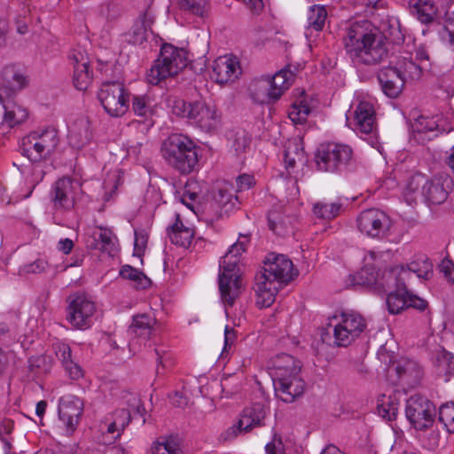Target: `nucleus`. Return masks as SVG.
<instances>
[{
  "label": "nucleus",
  "instance_id": "f257e3e1",
  "mask_svg": "<svg viewBox=\"0 0 454 454\" xmlns=\"http://www.w3.org/2000/svg\"><path fill=\"white\" fill-rule=\"evenodd\" d=\"M343 43L347 55L356 66H376L388 58L386 38L366 20L349 26Z\"/></svg>",
  "mask_w": 454,
  "mask_h": 454
},
{
  "label": "nucleus",
  "instance_id": "f03ea898",
  "mask_svg": "<svg viewBox=\"0 0 454 454\" xmlns=\"http://www.w3.org/2000/svg\"><path fill=\"white\" fill-rule=\"evenodd\" d=\"M263 270L254 277V290L257 296V304L270 307L283 285L288 284L297 275L292 261L284 254L270 253L263 261Z\"/></svg>",
  "mask_w": 454,
  "mask_h": 454
},
{
  "label": "nucleus",
  "instance_id": "7ed1b4c3",
  "mask_svg": "<svg viewBox=\"0 0 454 454\" xmlns=\"http://www.w3.org/2000/svg\"><path fill=\"white\" fill-rule=\"evenodd\" d=\"M160 152L167 164L182 175H189L198 167V147L187 136L171 134L162 142Z\"/></svg>",
  "mask_w": 454,
  "mask_h": 454
},
{
  "label": "nucleus",
  "instance_id": "20e7f679",
  "mask_svg": "<svg viewBox=\"0 0 454 454\" xmlns=\"http://www.w3.org/2000/svg\"><path fill=\"white\" fill-rule=\"evenodd\" d=\"M366 321L356 311H346L340 315L339 321L331 324L321 335L322 340L339 347H347L354 341L365 329Z\"/></svg>",
  "mask_w": 454,
  "mask_h": 454
},
{
  "label": "nucleus",
  "instance_id": "39448f33",
  "mask_svg": "<svg viewBox=\"0 0 454 454\" xmlns=\"http://www.w3.org/2000/svg\"><path fill=\"white\" fill-rule=\"evenodd\" d=\"M187 66V52L169 43L161 46L159 57L146 74V79L153 85L176 75Z\"/></svg>",
  "mask_w": 454,
  "mask_h": 454
},
{
  "label": "nucleus",
  "instance_id": "423d86ee",
  "mask_svg": "<svg viewBox=\"0 0 454 454\" xmlns=\"http://www.w3.org/2000/svg\"><path fill=\"white\" fill-rule=\"evenodd\" d=\"M176 115L187 119L188 122L205 132L216 129L220 122L215 106H210L203 100L185 102L176 100L173 106Z\"/></svg>",
  "mask_w": 454,
  "mask_h": 454
},
{
  "label": "nucleus",
  "instance_id": "0eeeda50",
  "mask_svg": "<svg viewBox=\"0 0 454 454\" xmlns=\"http://www.w3.org/2000/svg\"><path fill=\"white\" fill-rule=\"evenodd\" d=\"M352 149L344 144H321L315 153L317 169L329 173H342L352 160Z\"/></svg>",
  "mask_w": 454,
  "mask_h": 454
},
{
  "label": "nucleus",
  "instance_id": "6e6552de",
  "mask_svg": "<svg viewBox=\"0 0 454 454\" xmlns=\"http://www.w3.org/2000/svg\"><path fill=\"white\" fill-rule=\"evenodd\" d=\"M130 93L123 82H105L98 91V98L105 111L112 117H120L129 110Z\"/></svg>",
  "mask_w": 454,
  "mask_h": 454
},
{
  "label": "nucleus",
  "instance_id": "1a4fd4ad",
  "mask_svg": "<svg viewBox=\"0 0 454 454\" xmlns=\"http://www.w3.org/2000/svg\"><path fill=\"white\" fill-rule=\"evenodd\" d=\"M405 415L416 430L425 431L433 426L436 408L429 399L417 394L407 399Z\"/></svg>",
  "mask_w": 454,
  "mask_h": 454
},
{
  "label": "nucleus",
  "instance_id": "9d476101",
  "mask_svg": "<svg viewBox=\"0 0 454 454\" xmlns=\"http://www.w3.org/2000/svg\"><path fill=\"white\" fill-rule=\"evenodd\" d=\"M239 258L223 256L220 260L219 291L224 303L231 306L239 294L240 276L238 274Z\"/></svg>",
  "mask_w": 454,
  "mask_h": 454
},
{
  "label": "nucleus",
  "instance_id": "9b49d317",
  "mask_svg": "<svg viewBox=\"0 0 454 454\" xmlns=\"http://www.w3.org/2000/svg\"><path fill=\"white\" fill-rule=\"evenodd\" d=\"M432 268L433 265L429 260L422 258L410 262L407 266L396 265L386 269L383 271V279L388 286L396 285V283L406 284L413 274L419 278L428 279L433 273Z\"/></svg>",
  "mask_w": 454,
  "mask_h": 454
},
{
  "label": "nucleus",
  "instance_id": "f8f14e48",
  "mask_svg": "<svg viewBox=\"0 0 454 454\" xmlns=\"http://www.w3.org/2000/svg\"><path fill=\"white\" fill-rule=\"evenodd\" d=\"M67 320L76 329L84 330L90 327L92 317L96 311L95 303L85 295L68 297Z\"/></svg>",
  "mask_w": 454,
  "mask_h": 454
},
{
  "label": "nucleus",
  "instance_id": "ddd939ff",
  "mask_svg": "<svg viewBox=\"0 0 454 454\" xmlns=\"http://www.w3.org/2000/svg\"><path fill=\"white\" fill-rule=\"evenodd\" d=\"M266 415L267 409L261 403L247 407L243 410L240 419L222 434V438L224 441H231L239 433H247L254 427L264 426Z\"/></svg>",
  "mask_w": 454,
  "mask_h": 454
},
{
  "label": "nucleus",
  "instance_id": "4468645a",
  "mask_svg": "<svg viewBox=\"0 0 454 454\" xmlns=\"http://www.w3.org/2000/svg\"><path fill=\"white\" fill-rule=\"evenodd\" d=\"M358 230L371 238H382L388 231L390 218L381 210L369 208L362 211L356 218Z\"/></svg>",
  "mask_w": 454,
  "mask_h": 454
},
{
  "label": "nucleus",
  "instance_id": "2eb2a0df",
  "mask_svg": "<svg viewBox=\"0 0 454 454\" xmlns=\"http://www.w3.org/2000/svg\"><path fill=\"white\" fill-rule=\"evenodd\" d=\"M78 188V183L70 177H62L57 180L53 184L50 193L53 208L64 211L71 210L74 206Z\"/></svg>",
  "mask_w": 454,
  "mask_h": 454
},
{
  "label": "nucleus",
  "instance_id": "dca6fc26",
  "mask_svg": "<svg viewBox=\"0 0 454 454\" xmlns=\"http://www.w3.org/2000/svg\"><path fill=\"white\" fill-rule=\"evenodd\" d=\"M452 184V178L447 174L436 176L432 179L425 177L421 191L423 200L428 205L442 204L447 200Z\"/></svg>",
  "mask_w": 454,
  "mask_h": 454
},
{
  "label": "nucleus",
  "instance_id": "f3484780",
  "mask_svg": "<svg viewBox=\"0 0 454 454\" xmlns=\"http://www.w3.org/2000/svg\"><path fill=\"white\" fill-rule=\"evenodd\" d=\"M83 401L78 396L67 395L60 398L59 416L68 432L73 433L76 429L83 412Z\"/></svg>",
  "mask_w": 454,
  "mask_h": 454
},
{
  "label": "nucleus",
  "instance_id": "a211bd4d",
  "mask_svg": "<svg viewBox=\"0 0 454 454\" xmlns=\"http://www.w3.org/2000/svg\"><path fill=\"white\" fill-rule=\"evenodd\" d=\"M377 78L383 93L390 98H397L405 84V78L402 76L392 61L387 67H383L379 70Z\"/></svg>",
  "mask_w": 454,
  "mask_h": 454
},
{
  "label": "nucleus",
  "instance_id": "6ab92c4d",
  "mask_svg": "<svg viewBox=\"0 0 454 454\" xmlns=\"http://www.w3.org/2000/svg\"><path fill=\"white\" fill-rule=\"evenodd\" d=\"M391 372H395L396 376L393 383L407 387H414L419 385L423 376L419 364L411 359H401L393 366Z\"/></svg>",
  "mask_w": 454,
  "mask_h": 454
},
{
  "label": "nucleus",
  "instance_id": "aec40b11",
  "mask_svg": "<svg viewBox=\"0 0 454 454\" xmlns=\"http://www.w3.org/2000/svg\"><path fill=\"white\" fill-rule=\"evenodd\" d=\"M239 74L241 67L236 57L221 56L214 61L211 78L217 83L233 82Z\"/></svg>",
  "mask_w": 454,
  "mask_h": 454
},
{
  "label": "nucleus",
  "instance_id": "412c9836",
  "mask_svg": "<svg viewBox=\"0 0 454 454\" xmlns=\"http://www.w3.org/2000/svg\"><path fill=\"white\" fill-rule=\"evenodd\" d=\"M276 395L284 403H293L301 396L305 388V382L300 373L290 377H282L273 380Z\"/></svg>",
  "mask_w": 454,
  "mask_h": 454
},
{
  "label": "nucleus",
  "instance_id": "4be33fe9",
  "mask_svg": "<svg viewBox=\"0 0 454 454\" xmlns=\"http://www.w3.org/2000/svg\"><path fill=\"white\" fill-rule=\"evenodd\" d=\"M380 287L384 292H387V306L389 313L398 314L407 307V290L406 284L402 285L396 283V285L388 286L383 279V272L381 273Z\"/></svg>",
  "mask_w": 454,
  "mask_h": 454
},
{
  "label": "nucleus",
  "instance_id": "5701e85b",
  "mask_svg": "<svg viewBox=\"0 0 454 454\" xmlns=\"http://www.w3.org/2000/svg\"><path fill=\"white\" fill-rule=\"evenodd\" d=\"M376 117L373 105L369 101H360L354 111V127L364 134L372 132Z\"/></svg>",
  "mask_w": 454,
  "mask_h": 454
},
{
  "label": "nucleus",
  "instance_id": "b1692460",
  "mask_svg": "<svg viewBox=\"0 0 454 454\" xmlns=\"http://www.w3.org/2000/svg\"><path fill=\"white\" fill-rule=\"evenodd\" d=\"M413 137L419 143L432 140L437 136V121L434 117L419 115L411 122Z\"/></svg>",
  "mask_w": 454,
  "mask_h": 454
},
{
  "label": "nucleus",
  "instance_id": "393cba45",
  "mask_svg": "<svg viewBox=\"0 0 454 454\" xmlns=\"http://www.w3.org/2000/svg\"><path fill=\"white\" fill-rule=\"evenodd\" d=\"M153 22L154 15L150 9H147L134 22L129 34V42L134 44H141L146 41L149 34L153 33L152 25Z\"/></svg>",
  "mask_w": 454,
  "mask_h": 454
},
{
  "label": "nucleus",
  "instance_id": "a878e982",
  "mask_svg": "<svg viewBox=\"0 0 454 454\" xmlns=\"http://www.w3.org/2000/svg\"><path fill=\"white\" fill-rule=\"evenodd\" d=\"M57 358L71 380H77L83 376L82 367L73 359L71 348L62 342L53 345Z\"/></svg>",
  "mask_w": 454,
  "mask_h": 454
},
{
  "label": "nucleus",
  "instance_id": "bb28decb",
  "mask_svg": "<svg viewBox=\"0 0 454 454\" xmlns=\"http://www.w3.org/2000/svg\"><path fill=\"white\" fill-rule=\"evenodd\" d=\"M249 90L253 99L260 104H270L279 99V92L272 90V85L266 76L254 81Z\"/></svg>",
  "mask_w": 454,
  "mask_h": 454
},
{
  "label": "nucleus",
  "instance_id": "cd10ccee",
  "mask_svg": "<svg viewBox=\"0 0 454 454\" xmlns=\"http://www.w3.org/2000/svg\"><path fill=\"white\" fill-rule=\"evenodd\" d=\"M2 78L4 84L1 88L7 89L6 98H12L16 91L24 89L27 84V77L15 67L7 66L3 69Z\"/></svg>",
  "mask_w": 454,
  "mask_h": 454
},
{
  "label": "nucleus",
  "instance_id": "c85d7f7f",
  "mask_svg": "<svg viewBox=\"0 0 454 454\" xmlns=\"http://www.w3.org/2000/svg\"><path fill=\"white\" fill-rule=\"evenodd\" d=\"M67 137L72 147L83 148L91 138L89 121L84 118L76 120L69 128Z\"/></svg>",
  "mask_w": 454,
  "mask_h": 454
},
{
  "label": "nucleus",
  "instance_id": "c756f323",
  "mask_svg": "<svg viewBox=\"0 0 454 454\" xmlns=\"http://www.w3.org/2000/svg\"><path fill=\"white\" fill-rule=\"evenodd\" d=\"M273 366L275 370L274 380L296 375L297 373H300L301 369V362L295 359L293 356L286 353L276 356L273 360Z\"/></svg>",
  "mask_w": 454,
  "mask_h": 454
},
{
  "label": "nucleus",
  "instance_id": "7c9ffc66",
  "mask_svg": "<svg viewBox=\"0 0 454 454\" xmlns=\"http://www.w3.org/2000/svg\"><path fill=\"white\" fill-rule=\"evenodd\" d=\"M4 101L0 105L4 110V119L10 126H15L23 123L28 117L27 110L16 104L12 98L4 96Z\"/></svg>",
  "mask_w": 454,
  "mask_h": 454
},
{
  "label": "nucleus",
  "instance_id": "2f4dec72",
  "mask_svg": "<svg viewBox=\"0 0 454 454\" xmlns=\"http://www.w3.org/2000/svg\"><path fill=\"white\" fill-rule=\"evenodd\" d=\"M168 235L173 244L186 248L192 241L194 231L185 227L177 215L175 223L168 228Z\"/></svg>",
  "mask_w": 454,
  "mask_h": 454
},
{
  "label": "nucleus",
  "instance_id": "473e14b6",
  "mask_svg": "<svg viewBox=\"0 0 454 454\" xmlns=\"http://www.w3.org/2000/svg\"><path fill=\"white\" fill-rule=\"evenodd\" d=\"M411 13L421 23L433 22L437 14V8L431 0H411L409 3Z\"/></svg>",
  "mask_w": 454,
  "mask_h": 454
},
{
  "label": "nucleus",
  "instance_id": "72a5a7b5",
  "mask_svg": "<svg viewBox=\"0 0 454 454\" xmlns=\"http://www.w3.org/2000/svg\"><path fill=\"white\" fill-rule=\"evenodd\" d=\"M400 74L405 78V82L408 81L419 80L424 69L421 63L416 62L411 56L398 57L394 63Z\"/></svg>",
  "mask_w": 454,
  "mask_h": 454
},
{
  "label": "nucleus",
  "instance_id": "f704fd0d",
  "mask_svg": "<svg viewBox=\"0 0 454 454\" xmlns=\"http://www.w3.org/2000/svg\"><path fill=\"white\" fill-rule=\"evenodd\" d=\"M238 203V197L233 196L227 185L218 187L213 194L212 206H216L219 211L216 212L218 216L223 213L232 210Z\"/></svg>",
  "mask_w": 454,
  "mask_h": 454
},
{
  "label": "nucleus",
  "instance_id": "c9c22d12",
  "mask_svg": "<svg viewBox=\"0 0 454 454\" xmlns=\"http://www.w3.org/2000/svg\"><path fill=\"white\" fill-rule=\"evenodd\" d=\"M93 248L107 253L114 256L117 252V239L108 229L100 228L98 231L93 233Z\"/></svg>",
  "mask_w": 454,
  "mask_h": 454
},
{
  "label": "nucleus",
  "instance_id": "e433bc0d",
  "mask_svg": "<svg viewBox=\"0 0 454 454\" xmlns=\"http://www.w3.org/2000/svg\"><path fill=\"white\" fill-rule=\"evenodd\" d=\"M22 154L26 155L32 161H39L51 154L46 152V148L35 137H32V133L22 140Z\"/></svg>",
  "mask_w": 454,
  "mask_h": 454
},
{
  "label": "nucleus",
  "instance_id": "4c0bfd02",
  "mask_svg": "<svg viewBox=\"0 0 454 454\" xmlns=\"http://www.w3.org/2000/svg\"><path fill=\"white\" fill-rule=\"evenodd\" d=\"M350 277L354 285L374 286L375 288L381 289V274L380 275L372 265H365L356 275Z\"/></svg>",
  "mask_w": 454,
  "mask_h": 454
},
{
  "label": "nucleus",
  "instance_id": "58836bf2",
  "mask_svg": "<svg viewBox=\"0 0 454 454\" xmlns=\"http://www.w3.org/2000/svg\"><path fill=\"white\" fill-rule=\"evenodd\" d=\"M424 183L425 176L421 174H416L410 178L403 191V197L408 204H416L419 199L423 200L421 191Z\"/></svg>",
  "mask_w": 454,
  "mask_h": 454
},
{
  "label": "nucleus",
  "instance_id": "ea45409f",
  "mask_svg": "<svg viewBox=\"0 0 454 454\" xmlns=\"http://www.w3.org/2000/svg\"><path fill=\"white\" fill-rule=\"evenodd\" d=\"M152 454H184L179 442L172 436H160L151 447Z\"/></svg>",
  "mask_w": 454,
  "mask_h": 454
},
{
  "label": "nucleus",
  "instance_id": "a19ab883",
  "mask_svg": "<svg viewBox=\"0 0 454 454\" xmlns=\"http://www.w3.org/2000/svg\"><path fill=\"white\" fill-rule=\"evenodd\" d=\"M154 325V317L148 314H138L133 317V322L129 326V331L137 336H148Z\"/></svg>",
  "mask_w": 454,
  "mask_h": 454
},
{
  "label": "nucleus",
  "instance_id": "79ce46f5",
  "mask_svg": "<svg viewBox=\"0 0 454 454\" xmlns=\"http://www.w3.org/2000/svg\"><path fill=\"white\" fill-rule=\"evenodd\" d=\"M120 276L124 279L133 281L137 288L145 289L151 285V279L144 272L130 265L122 266L120 270Z\"/></svg>",
  "mask_w": 454,
  "mask_h": 454
},
{
  "label": "nucleus",
  "instance_id": "37998d69",
  "mask_svg": "<svg viewBox=\"0 0 454 454\" xmlns=\"http://www.w3.org/2000/svg\"><path fill=\"white\" fill-rule=\"evenodd\" d=\"M327 19L325 6L314 4L309 7L308 12V27L315 31L323 30Z\"/></svg>",
  "mask_w": 454,
  "mask_h": 454
},
{
  "label": "nucleus",
  "instance_id": "c03bdc74",
  "mask_svg": "<svg viewBox=\"0 0 454 454\" xmlns=\"http://www.w3.org/2000/svg\"><path fill=\"white\" fill-rule=\"evenodd\" d=\"M272 85V90L279 92V98L284 91L288 89L290 81L294 78V73L288 68H283L277 72L273 76H266Z\"/></svg>",
  "mask_w": 454,
  "mask_h": 454
},
{
  "label": "nucleus",
  "instance_id": "a18cd8bd",
  "mask_svg": "<svg viewBox=\"0 0 454 454\" xmlns=\"http://www.w3.org/2000/svg\"><path fill=\"white\" fill-rule=\"evenodd\" d=\"M180 8L195 16L204 18L210 10L209 0H180Z\"/></svg>",
  "mask_w": 454,
  "mask_h": 454
},
{
  "label": "nucleus",
  "instance_id": "49530a36",
  "mask_svg": "<svg viewBox=\"0 0 454 454\" xmlns=\"http://www.w3.org/2000/svg\"><path fill=\"white\" fill-rule=\"evenodd\" d=\"M200 188L197 181H188L181 196V202L187 207L195 212V204L200 199Z\"/></svg>",
  "mask_w": 454,
  "mask_h": 454
},
{
  "label": "nucleus",
  "instance_id": "de8ad7c7",
  "mask_svg": "<svg viewBox=\"0 0 454 454\" xmlns=\"http://www.w3.org/2000/svg\"><path fill=\"white\" fill-rule=\"evenodd\" d=\"M304 151L299 144L289 142L285 149L284 161L287 169L294 168L297 161H302Z\"/></svg>",
  "mask_w": 454,
  "mask_h": 454
},
{
  "label": "nucleus",
  "instance_id": "09e8293b",
  "mask_svg": "<svg viewBox=\"0 0 454 454\" xmlns=\"http://www.w3.org/2000/svg\"><path fill=\"white\" fill-rule=\"evenodd\" d=\"M32 137H35L46 148V152L53 153L59 144L58 131L53 128H48L41 133L33 132Z\"/></svg>",
  "mask_w": 454,
  "mask_h": 454
},
{
  "label": "nucleus",
  "instance_id": "8fccbe9b",
  "mask_svg": "<svg viewBox=\"0 0 454 454\" xmlns=\"http://www.w3.org/2000/svg\"><path fill=\"white\" fill-rule=\"evenodd\" d=\"M340 207L339 203L317 202L314 204L313 213L317 218L331 220L339 215Z\"/></svg>",
  "mask_w": 454,
  "mask_h": 454
},
{
  "label": "nucleus",
  "instance_id": "3c124183",
  "mask_svg": "<svg viewBox=\"0 0 454 454\" xmlns=\"http://www.w3.org/2000/svg\"><path fill=\"white\" fill-rule=\"evenodd\" d=\"M92 75L89 70V65L82 64L74 70L73 82L79 90H86L91 83Z\"/></svg>",
  "mask_w": 454,
  "mask_h": 454
},
{
  "label": "nucleus",
  "instance_id": "603ef678",
  "mask_svg": "<svg viewBox=\"0 0 454 454\" xmlns=\"http://www.w3.org/2000/svg\"><path fill=\"white\" fill-rule=\"evenodd\" d=\"M438 420L449 433H454V402L446 403L440 406Z\"/></svg>",
  "mask_w": 454,
  "mask_h": 454
},
{
  "label": "nucleus",
  "instance_id": "864d4df0",
  "mask_svg": "<svg viewBox=\"0 0 454 454\" xmlns=\"http://www.w3.org/2000/svg\"><path fill=\"white\" fill-rule=\"evenodd\" d=\"M132 110L138 116L147 117L153 112L149 97L145 95L133 96Z\"/></svg>",
  "mask_w": 454,
  "mask_h": 454
},
{
  "label": "nucleus",
  "instance_id": "5fc2aeb1",
  "mask_svg": "<svg viewBox=\"0 0 454 454\" xmlns=\"http://www.w3.org/2000/svg\"><path fill=\"white\" fill-rule=\"evenodd\" d=\"M100 14L107 21L111 22L121 16V8L116 3L107 2L100 6Z\"/></svg>",
  "mask_w": 454,
  "mask_h": 454
},
{
  "label": "nucleus",
  "instance_id": "6e6d98bb",
  "mask_svg": "<svg viewBox=\"0 0 454 454\" xmlns=\"http://www.w3.org/2000/svg\"><path fill=\"white\" fill-rule=\"evenodd\" d=\"M248 235H240L239 239L233 244L224 256L227 258H239L246 251V246L249 242Z\"/></svg>",
  "mask_w": 454,
  "mask_h": 454
},
{
  "label": "nucleus",
  "instance_id": "4d7b16f0",
  "mask_svg": "<svg viewBox=\"0 0 454 454\" xmlns=\"http://www.w3.org/2000/svg\"><path fill=\"white\" fill-rule=\"evenodd\" d=\"M48 268V262L43 258H39L31 263L23 265L20 272L24 274H37L43 272Z\"/></svg>",
  "mask_w": 454,
  "mask_h": 454
},
{
  "label": "nucleus",
  "instance_id": "13d9d810",
  "mask_svg": "<svg viewBox=\"0 0 454 454\" xmlns=\"http://www.w3.org/2000/svg\"><path fill=\"white\" fill-rule=\"evenodd\" d=\"M454 356L449 352L442 351L435 356V363L442 371L450 372L453 368L451 367Z\"/></svg>",
  "mask_w": 454,
  "mask_h": 454
},
{
  "label": "nucleus",
  "instance_id": "bf43d9fd",
  "mask_svg": "<svg viewBox=\"0 0 454 454\" xmlns=\"http://www.w3.org/2000/svg\"><path fill=\"white\" fill-rule=\"evenodd\" d=\"M267 454H285V446L280 435L274 434L272 440L265 446Z\"/></svg>",
  "mask_w": 454,
  "mask_h": 454
},
{
  "label": "nucleus",
  "instance_id": "052dcab7",
  "mask_svg": "<svg viewBox=\"0 0 454 454\" xmlns=\"http://www.w3.org/2000/svg\"><path fill=\"white\" fill-rule=\"evenodd\" d=\"M443 29L442 38L448 41L450 46L454 50V14L449 15L446 18Z\"/></svg>",
  "mask_w": 454,
  "mask_h": 454
},
{
  "label": "nucleus",
  "instance_id": "680f3d73",
  "mask_svg": "<svg viewBox=\"0 0 454 454\" xmlns=\"http://www.w3.org/2000/svg\"><path fill=\"white\" fill-rule=\"evenodd\" d=\"M130 420V412L126 409L118 410L114 414V422L116 423V425L121 429V431L124 430V428L129 425Z\"/></svg>",
  "mask_w": 454,
  "mask_h": 454
},
{
  "label": "nucleus",
  "instance_id": "e2e57ef3",
  "mask_svg": "<svg viewBox=\"0 0 454 454\" xmlns=\"http://www.w3.org/2000/svg\"><path fill=\"white\" fill-rule=\"evenodd\" d=\"M68 58L71 61V64L73 65L74 70L76 68V67H79L82 64H85V66L89 65L87 55L81 50L71 51Z\"/></svg>",
  "mask_w": 454,
  "mask_h": 454
},
{
  "label": "nucleus",
  "instance_id": "0e129e2a",
  "mask_svg": "<svg viewBox=\"0 0 454 454\" xmlns=\"http://www.w3.org/2000/svg\"><path fill=\"white\" fill-rule=\"evenodd\" d=\"M379 414L387 420H394L397 416V407L394 403H388L387 407L382 403L378 407Z\"/></svg>",
  "mask_w": 454,
  "mask_h": 454
},
{
  "label": "nucleus",
  "instance_id": "69168bd1",
  "mask_svg": "<svg viewBox=\"0 0 454 454\" xmlns=\"http://www.w3.org/2000/svg\"><path fill=\"white\" fill-rule=\"evenodd\" d=\"M46 357L43 356H31L28 359V369L32 372H36L38 370L43 369L45 372Z\"/></svg>",
  "mask_w": 454,
  "mask_h": 454
},
{
  "label": "nucleus",
  "instance_id": "338daca9",
  "mask_svg": "<svg viewBox=\"0 0 454 454\" xmlns=\"http://www.w3.org/2000/svg\"><path fill=\"white\" fill-rule=\"evenodd\" d=\"M427 307V301L414 295L409 292L407 294V307L406 308H414L420 311H423Z\"/></svg>",
  "mask_w": 454,
  "mask_h": 454
},
{
  "label": "nucleus",
  "instance_id": "774afa93",
  "mask_svg": "<svg viewBox=\"0 0 454 454\" xmlns=\"http://www.w3.org/2000/svg\"><path fill=\"white\" fill-rule=\"evenodd\" d=\"M254 184V178L250 175H240L237 177L238 191L248 190Z\"/></svg>",
  "mask_w": 454,
  "mask_h": 454
}]
</instances>
